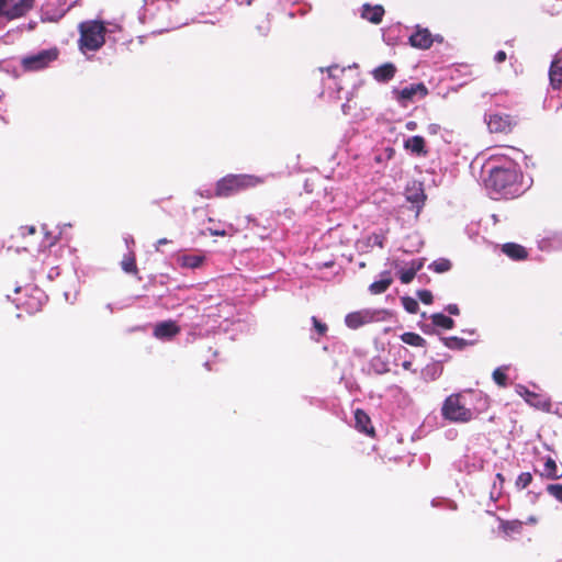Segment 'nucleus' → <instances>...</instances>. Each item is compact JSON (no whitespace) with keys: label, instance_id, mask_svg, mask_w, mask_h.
<instances>
[{"label":"nucleus","instance_id":"obj_25","mask_svg":"<svg viewBox=\"0 0 562 562\" xmlns=\"http://www.w3.org/2000/svg\"><path fill=\"white\" fill-rule=\"evenodd\" d=\"M430 268L435 271V272H438V273H442V272H446L448 270H450L451 268V262L448 260V259H438V260H435L431 265H430Z\"/></svg>","mask_w":562,"mask_h":562},{"label":"nucleus","instance_id":"obj_4","mask_svg":"<svg viewBox=\"0 0 562 562\" xmlns=\"http://www.w3.org/2000/svg\"><path fill=\"white\" fill-rule=\"evenodd\" d=\"M441 412L446 419L454 423H468L473 417L471 409L467 408L461 403L459 394L448 396L442 405Z\"/></svg>","mask_w":562,"mask_h":562},{"label":"nucleus","instance_id":"obj_34","mask_svg":"<svg viewBox=\"0 0 562 562\" xmlns=\"http://www.w3.org/2000/svg\"><path fill=\"white\" fill-rule=\"evenodd\" d=\"M425 195L420 189H418L415 193L408 194L407 200L412 201L413 203L419 204L424 201Z\"/></svg>","mask_w":562,"mask_h":562},{"label":"nucleus","instance_id":"obj_31","mask_svg":"<svg viewBox=\"0 0 562 562\" xmlns=\"http://www.w3.org/2000/svg\"><path fill=\"white\" fill-rule=\"evenodd\" d=\"M547 491L550 495H552L559 502H562V484H550L547 487Z\"/></svg>","mask_w":562,"mask_h":562},{"label":"nucleus","instance_id":"obj_44","mask_svg":"<svg viewBox=\"0 0 562 562\" xmlns=\"http://www.w3.org/2000/svg\"><path fill=\"white\" fill-rule=\"evenodd\" d=\"M402 367L405 369V370H411L412 368V362L411 361H404L402 363Z\"/></svg>","mask_w":562,"mask_h":562},{"label":"nucleus","instance_id":"obj_13","mask_svg":"<svg viewBox=\"0 0 562 562\" xmlns=\"http://www.w3.org/2000/svg\"><path fill=\"white\" fill-rule=\"evenodd\" d=\"M53 58H55V55H52L50 53H42L37 56L26 58L24 60V65L29 69L36 70L45 67Z\"/></svg>","mask_w":562,"mask_h":562},{"label":"nucleus","instance_id":"obj_43","mask_svg":"<svg viewBox=\"0 0 562 562\" xmlns=\"http://www.w3.org/2000/svg\"><path fill=\"white\" fill-rule=\"evenodd\" d=\"M406 128H407V130H409V131L415 130V128H416V123H415V122H413V121H412V122H408V123L406 124Z\"/></svg>","mask_w":562,"mask_h":562},{"label":"nucleus","instance_id":"obj_22","mask_svg":"<svg viewBox=\"0 0 562 562\" xmlns=\"http://www.w3.org/2000/svg\"><path fill=\"white\" fill-rule=\"evenodd\" d=\"M431 321L436 326H439V327H442L446 329H451L454 326L453 319L450 318L449 316L441 314V313L431 315Z\"/></svg>","mask_w":562,"mask_h":562},{"label":"nucleus","instance_id":"obj_26","mask_svg":"<svg viewBox=\"0 0 562 562\" xmlns=\"http://www.w3.org/2000/svg\"><path fill=\"white\" fill-rule=\"evenodd\" d=\"M441 372L442 368L439 364L434 363L425 368L424 375L434 381L441 374Z\"/></svg>","mask_w":562,"mask_h":562},{"label":"nucleus","instance_id":"obj_37","mask_svg":"<svg viewBox=\"0 0 562 562\" xmlns=\"http://www.w3.org/2000/svg\"><path fill=\"white\" fill-rule=\"evenodd\" d=\"M312 321H313V324H314L315 328L317 329V331L321 335L325 334V331L327 330L326 325L322 324L316 317H313Z\"/></svg>","mask_w":562,"mask_h":562},{"label":"nucleus","instance_id":"obj_35","mask_svg":"<svg viewBox=\"0 0 562 562\" xmlns=\"http://www.w3.org/2000/svg\"><path fill=\"white\" fill-rule=\"evenodd\" d=\"M419 300L425 304H430L432 302V294L428 290H422L417 293Z\"/></svg>","mask_w":562,"mask_h":562},{"label":"nucleus","instance_id":"obj_6","mask_svg":"<svg viewBox=\"0 0 562 562\" xmlns=\"http://www.w3.org/2000/svg\"><path fill=\"white\" fill-rule=\"evenodd\" d=\"M434 37L428 29L417 26L416 31L409 36V44L419 49H427L431 46Z\"/></svg>","mask_w":562,"mask_h":562},{"label":"nucleus","instance_id":"obj_29","mask_svg":"<svg viewBox=\"0 0 562 562\" xmlns=\"http://www.w3.org/2000/svg\"><path fill=\"white\" fill-rule=\"evenodd\" d=\"M532 481V475L529 472H522L519 474L516 481V485L519 488H526Z\"/></svg>","mask_w":562,"mask_h":562},{"label":"nucleus","instance_id":"obj_5","mask_svg":"<svg viewBox=\"0 0 562 562\" xmlns=\"http://www.w3.org/2000/svg\"><path fill=\"white\" fill-rule=\"evenodd\" d=\"M13 0H0V16L8 20H14L25 15L34 5V0H19L12 4Z\"/></svg>","mask_w":562,"mask_h":562},{"label":"nucleus","instance_id":"obj_21","mask_svg":"<svg viewBox=\"0 0 562 562\" xmlns=\"http://www.w3.org/2000/svg\"><path fill=\"white\" fill-rule=\"evenodd\" d=\"M401 339L403 342L415 347H423L426 342V340L420 335L415 333H404L401 336Z\"/></svg>","mask_w":562,"mask_h":562},{"label":"nucleus","instance_id":"obj_36","mask_svg":"<svg viewBox=\"0 0 562 562\" xmlns=\"http://www.w3.org/2000/svg\"><path fill=\"white\" fill-rule=\"evenodd\" d=\"M328 71V75L329 77L331 78H338L339 77V74L340 75H344L346 69L345 68H339L338 66H331L327 69Z\"/></svg>","mask_w":562,"mask_h":562},{"label":"nucleus","instance_id":"obj_17","mask_svg":"<svg viewBox=\"0 0 562 562\" xmlns=\"http://www.w3.org/2000/svg\"><path fill=\"white\" fill-rule=\"evenodd\" d=\"M503 252L516 260L525 259L527 257L526 249L522 246L514 243L503 245Z\"/></svg>","mask_w":562,"mask_h":562},{"label":"nucleus","instance_id":"obj_38","mask_svg":"<svg viewBox=\"0 0 562 562\" xmlns=\"http://www.w3.org/2000/svg\"><path fill=\"white\" fill-rule=\"evenodd\" d=\"M446 311L451 314V315H459V307L458 305L456 304H449L447 307H446Z\"/></svg>","mask_w":562,"mask_h":562},{"label":"nucleus","instance_id":"obj_12","mask_svg":"<svg viewBox=\"0 0 562 562\" xmlns=\"http://www.w3.org/2000/svg\"><path fill=\"white\" fill-rule=\"evenodd\" d=\"M179 330L180 329L175 322L168 321L157 324L154 330V335L157 338L166 339L177 335Z\"/></svg>","mask_w":562,"mask_h":562},{"label":"nucleus","instance_id":"obj_19","mask_svg":"<svg viewBox=\"0 0 562 562\" xmlns=\"http://www.w3.org/2000/svg\"><path fill=\"white\" fill-rule=\"evenodd\" d=\"M541 475L549 480H555L562 475V473L559 472L557 462L551 457H548L546 459L543 471L541 472Z\"/></svg>","mask_w":562,"mask_h":562},{"label":"nucleus","instance_id":"obj_14","mask_svg":"<svg viewBox=\"0 0 562 562\" xmlns=\"http://www.w3.org/2000/svg\"><path fill=\"white\" fill-rule=\"evenodd\" d=\"M384 9L382 5H363L362 18L370 21L371 23L379 24L382 21Z\"/></svg>","mask_w":562,"mask_h":562},{"label":"nucleus","instance_id":"obj_45","mask_svg":"<svg viewBox=\"0 0 562 562\" xmlns=\"http://www.w3.org/2000/svg\"><path fill=\"white\" fill-rule=\"evenodd\" d=\"M27 232H29V234H34L35 233V227L34 226L27 227Z\"/></svg>","mask_w":562,"mask_h":562},{"label":"nucleus","instance_id":"obj_33","mask_svg":"<svg viewBox=\"0 0 562 562\" xmlns=\"http://www.w3.org/2000/svg\"><path fill=\"white\" fill-rule=\"evenodd\" d=\"M531 396H532L533 401H531L530 398L527 400L531 405H533L538 408H541L543 411L550 409V403L548 401L539 400L538 396L535 394H532Z\"/></svg>","mask_w":562,"mask_h":562},{"label":"nucleus","instance_id":"obj_16","mask_svg":"<svg viewBox=\"0 0 562 562\" xmlns=\"http://www.w3.org/2000/svg\"><path fill=\"white\" fill-rule=\"evenodd\" d=\"M404 147L413 154L426 155L425 139L422 136H413L405 140Z\"/></svg>","mask_w":562,"mask_h":562},{"label":"nucleus","instance_id":"obj_24","mask_svg":"<svg viewBox=\"0 0 562 562\" xmlns=\"http://www.w3.org/2000/svg\"><path fill=\"white\" fill-rule=\"evenodd\" d=\"M180 261H181L182 267L194 269V268H198L201 266V263L203 261V257H201V256H183V257H181Z\"/></svg>","mask_w":562,"mask_h":562},{"label":"nucleus","instance_id":"obj_28","mask_svg":"<svg viewBox=\"0 0 562 562\" xmlns=\"http://www.w3.org/2000/svg\"><path fill=\"white\" fill-rule=\"evenodd\" d=\"M404 308L409 313H416L418 311V302L409 296L402 297Z\"/></svg>","mask_w":562,"mask_h":562},{"label":"nucleus","instance_id":"obj_18","mask_svg":"<svg viewBox=\"0 0 562 562\" xmlns=\"http://www.w3.org/2000/svg\"><path fill=\"white\" fill-rule=\"evenodd\" d=\"M356 426L366 434H373V428L369 427L370 417L361 409L355 412Z\"/></svg>","mask_w":562,"mask_h":562},{"label":"nucleus","instance_id":"obj_1","mask_svg":"<svg viewBox=\"0 0 562 562\" xmlns=\"http://www.w3.org/2000/svg\"><path fill=\"white\" fill-rule=\"evenodd\" d=\"M81 50H97L104 44L105 27L98 21H87L79 25Z\"/></svg>","mask_w":562,"mask_h":562},{"label":"nucleus","instance_id":"obj_2","mask_svg":"<svg viewBox=\"0 0 562 562\" xmlns=\"http://www.w3.org/2000/svg\"><path fill=\"white\" fill-rule=\"evenodd\" d=\"M260 182L259 178L249 175L228 176L217 182L216 195L228 196L240 190L255 187Z\"/></svg>","mask_w":562,"mask_h":562},{"label":"nucleus","instance_id":"obj_10","mask_svg":"<svg viewBox=\"0 0 562 562\" xmlns=\"http://www.w3.org/2000/svg\"><path fill=\"white\" fill-rule=\"evenodd\" d=\"M396 72V67L392 63H385L372 70L373 78L379 82L391 80Z\"/></svg>","mask_w":562,"mask_h":562},{"label":"nucleus","instance_id":"obj_32","mask_svg":"<svg viewBox=\"0 0 562 562\" xmlns=\"http://www.w3.org/2000/svg\"><path fill=\"white\" fill-rule=\"evenodd\" d=\"M122 268L128 273L136 272L135 259L133 257H125L122 260Z\"/></svg>","mask_w":562,"mask_h":562},{"label":"nucleus","instance_id":"obj_9","mask_svg":"<svg viewBox=\"0 0 562 562\" xmlns=\"http://www.w3.org/2000/svg\"><path fill=\"white\" fill-rule=\"evenodd\" d=\"M549 80L553 89H560L562 86V55H557L549 69Z\"/></svg>","mask_w":562,"mask_h":562},{"label":"nucleus","instance_id":"obj_41","mask_svg":"<svg viewBox=\"0 0 562 562\" xmlns=\"http://www.w3.org/2000/svg\"><path fill=\"white\" fill-rule=\"evenodd\" d=\"M168 243H169V240H168L167 238H160V239H158V240H157V244H156V250H159V246H161V245H166V244H168Z\"/></svg>","mask_w":562,"mask_h":562},{"label":"nucleus","instance_id":"obj_8","mask_svg":"<svg viewBox=\"0 0 562 562\" xmlns=\"http://www.w3.org/2000/svg\"><path fill=\"white\" fill-rule=\"evenodd\" d=\"M396 99L401 102L411 101L415 95L426 97L428 90L424 83L411 85L402 90H395Z\"/></svg>","mask_w":562,"mask_h":562},{"label":"nucleus","instance_id":"obj_46","mask_svg":"<svg viewBox=\"0 0 562 562\" xmlns=\"http://www.w3.org/2000/svg\"><path fill=\"white\" fill-rule=\"evenodd\" d=\"M392 266H393L394 268H397V267H398V265H397V262H396V261H393V262H392Z\"/></svg>","mask_w":562,"mask_h":562},{"label":"nucleus","instance_id":"obj_39","mask_svg":"<svg viewBox=\"0 0 562 562\" xmlns=\"http://www.w3.org/2000/svg\"><path fill=\"white\" fill-rule=\"evenodd\" d=\"M495 61L496 63H503L505 61L506 59V53L504 50H499L496 53L495 57H494Z\"/></svg>","mask_w":562,"mask_h":562},{"label":"nucleus","instance_id":"obj_15","mask_svg":"<svg viewBox=\"0 0 562 562\" xmlns=\"http://www.w3.org/2000/svg\"><path fill=\"white\" fill-rule=\"evenodd\" d=\"M392 281L391 273L389 271H384L381 273V279L379 281H374L370 284L369 291L372 294H381L389 289Z\"/></svg>","mask_w":562,"mask_h":562},{"label":"nucleus","instance_id":"obj_3","mask_svg":"<svg viewBox=\"0 0 562 562\" xmlns=\"http://www.w3.org/2000/svg\"><path fill=\"white\" fill-rule=\"evenodd\" d=\"M518 175L514 168L495 167L491 170L487 187L495 192L507 195L517 182Z\"/></svg>","mask_w":562,"mask_h":562},{"label":"nucleus","instance_id":"obj_27","mask_svg":"<svg viewBox=\"0 0 562 562\" xmlns=\"http://www.w3.org/2000/svg\"><path fill=\"white\" fill-rule=\"evenodd\" d=\"M445 344L448 348H451V349H462L465 346H468L467 340H464L462 338H458V337L446 338Z\"/></svg>","mask_w":562,"mask_h":562},{"label":"nucleus","instance_id":"obj_42","mask_svg":"<svg viewBox=\"0 0 562 562\" xmlns=\"http://www.w3.org/2000/svg\"><path fill=\"white\" fill-rule=\"evenodd\" d=\"M211 234L213 236H225L226 235L225 231H211Z\"/></svg>","mask_w":562,"mask_h":562},{"label":"nucleus","instance_id":"obj_23","mask_svg":"<svg viewBox=\"0 0 562 562\" xmlns=\"http://www.w3.org/2000/svg\"><path fill=\"white\" fill-rule=\"evenodd\" d=\"M502 529L507 536L512 537L521 532L522 522L518 520L506 521L502 525Z\"/></svg>","mask_w":562,"mask_h":562},{"label":"nucleus","instance_id":"obj_47","mask_svg":"<svg viewBox=\"0 0 562 562\" xmlns=\"http://www.w3.org/2000/svg\"><path fill=\"white\" fill-rule=\"evenodd\" d=\"M251 1H252V0H248V4H250V3H251Z\"/></svg>","mask_w":562,"mask_h":562},{"label":"nucleus","instance_id":"obj_40","mask_svg":"<svg viewBox=\"0 0 562 562\" xmlns=\"http://www.w3.org/2000/svg\"><path fill=\"white\" fill-rule=\"evenodd\" d=\"M427 130L430 134H437L440 131V126L438 124H430Z\"/></svg>","mask_w":562,"mask_h":562},{"label":"nucleus","instance_id":"obj_20","mask_svg":"<svg viewBox=\"0 0 562 562\" xmlns=\"http://www.w3.org/2000/svg\"><path fill=\"white\" fill-rule=\"evenodd\" d=\"M420 268H422V263L416 262V261H412L407 269H403V270L400 271L401 282L404 283V284L409 283L414 279L416 272Z\"/></svg>","mask_w":562,"mask_h":562},{"label":"nucleus","instance_id":"obj_11","mask_svg":"<svg viewBox=\"0 0 562 562\" xmlns=\"http://www.w3.org/2000/svg\"><path fill=\"white\" fill-rule=\"evenodd\" d=\"M371 315L367 311L353 312L346 316L345 322L349 328L356 329L371 321Z\"/></svg>","mask_w":562,"mask_h":562},{"label":"nucleus","instance_id":"obj_30","mask_svg":"<svg viewBox=\"0 0 562 562\" xmlns=\"http://www.w3.org/2000/svg\"><path fill=\"white\" fill-rule=\"evenodd\" d=\"M493 380L499 386H505L506 383H507V375L505 374V372L501 368H497L493 372Z\"/></svg>","mask_w":562,"mask_h":562},{"label":"nucleus","instance_id":"obj_7","mask_svg":"<svg viewBox=\"0 0 562 562\" xmlns=\"http://www.w3.org/2000/svg\"><path fill=\"white\" fill-rule=\"evenodd\" d=\"M487 127L492 133H507L512 130V120L508 115L491 114Z\"/></svg>","mask_w":562,"mask_h":562}]
</instances>
